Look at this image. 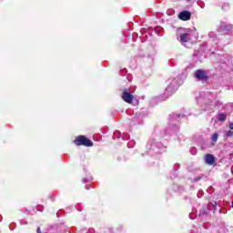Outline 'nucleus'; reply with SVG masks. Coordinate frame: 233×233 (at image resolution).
Instances as JSON below:
<instances>
[{"instance_id": "5", "label": "nucleus", "mask_w": 233, "mask_h": 233, "mask_svg": "<svg viewBox=\"0 0 233 233\" xmlns=\"http://www.w3.org/2000/svg\"><path fill=\"white\" fill-rule=\"evenodd\" d=\"M192 40V34L190 33H182L180 35V42L182 45H185V43H188V41Z\"/></svg>"}, {"instance_id": "11", "label": "nucleus", "mask_w": 233, "mask_h": 233, "mask_svg": "<svg viewBox=\"0 0 233 233\" xmlns=\"http://www.w3.org/2000/svg\"><path fill=\"white\" fill-rule=\"evenodd\" d=\"M225 136H226V137H233V131L232 130L227 131Z\"/></svg>"}, {"instance_id": "12", "label": "nucleus", "mask_w": 233, "mask_h": 233, "mask_svg": "<svg viewBox=\"0 0 233 233\" xmlns=\"http://www.w3.org/2000/svg\"><path fill=\"white\" fill-rule=\"evenodd\" d=\"M198 6H200V8H205V2L199 1L198 2Z\"/></svg>"}, {"instance_id": "15", "label": "nucleus", "mask_w": 233, "mask_h": 233, "mask_svg": "<svg viewBox=\"0 0 233 233\" xmlns=\"http://www.w3.org/2000/svg\"><path fill=\"white\" fill-rule=\"evenodd\" d=\"M36 232L41 233V228H37Z\"/></svg>"}, {"instance_id": "6", "label": "nucleus", "mask_w": 233, "mask_h": 233, "mask_svg": "<svg viewBox=\"0 0 233 233\" xmlns=\"http://www.w3.org/2000/svg\"><path fill=\"white\" fill-rule=\"evenodd\" d=\"M191 15H192V14H190V12L183 11V12L179 13L178 17L182 21H188V19H190Z\"/></svg>"}, {"instance_id": "7", "label": "nucleus", "mask_w": 233, "mask_h": 233, "mask_svg": "<svg viewBox=\"0 0 233 233\" xmlns=\"http://www.w3.org/2000/svg\"><path fill=\"white\" fill-rule=\"evenodd\" d=\"M216 161V158L211 154L206 155L205 157V162L207 165H214V162Z\"/></svg>"}, {"instance_id": "9", "label": "nucleus", "mask_w": 233, "mask_h": 233, "mask_svg": "<svg viewBox=\"0 0 233 233\" xmlns=\"http://www.w3.org/2000/svg\"><path fill=\"white\" fill-rule=\"evenodd\" d=\"M218 137H219V135H218V133H214L211 140L214 141V143H216V141H218Z\"/></svg>"}, {"instance_id": "4", "label": "nucleus", "mask_w": 233, "mask_h": 233, "mask_svg": "<svg viewBox=\"0 0 233 233\" xmlns=\"http://www.w3.org/2000/svg\"><path fill=\"white\" fill-rule=\"evenodd\" d=\"M123 101H125L126 103H132V101L134 100V96L132 94H130L128 91H124L122 93L121 96Z\"/></svg>"}, {"instance_id": "8", "label": "nucleus", "mask_w": 233, "mask_h": 233, "mask_svg": "<svg viewBox=\"0 0 233 233\" xmlns=\"http://www.w3.org/2000/svg\"><path fill=\"white\" fill-rule=\"evenodd\" d=\"M208 37H209L210 41H217L218 40V37L216 36V33H214V32H209Z\"/></svg>"}, {"instance_id": "14", "label": "nucleus", "mask_w": 233, "mask_h": 233, "mask_svg": "<svg viewBox=\"0 0 233 233\" xmlns=\"http://www.w3.org/2000/svg\"><path fill=\"white\" fill-rule=\"evenodd\" d=\"M229 128H230V130H233V123L229 124Z\"/></svg>"}, {"instance_id": "3", "label": "nucleus", "mask_w": 233, "mask_h": 233, "mask_svg": "<svg viewBox=\"0 0 233 233\" xmlns=\"http://www.w3.org/2000/svg\"><path fill=\"white\" fill-rule=\"evenodd\" d=\"M195 77L198 81H207L208 79V76H207V72L198 69L195 72Z\"/></svg>"}, {"instance_id": "13", "label": "nucleus", "mask_w": 233, "mask_h": 233, "mask_svg": "<svg viewBox=\"0 0 233 233\" xmlns=\"http://www.w3.org/2000/svg\"><path fill=\"white\" fill-rule=\"evenodd\" d=\"M197 153H198V149H196V147H192V148H191V154H192L193 156H196Z\"/></svg>"}, {"instance_id": "10", "label": "nucleus", "mask_w": 233, "mask_h": 233, "mask_svg": "<svg viewBox=\"0 0 233 233\" xmlns=\"http://www.w3.org/2000/svg\"><path fill=\"white\" fill-rule=\"evenodd\" d=\"M227 119V116L223 114L218 115V121H225Z\"/></svg>"}, {"instance_id": "2", "label": "nucleus", "mask_w": 233, "mask_h": 233, "mask_svg": "<svg viewBox=\"0 0 233 233\" xmlns=\"http://www.w3.org/2000/svg\"><path fill=\"white\" fill-rule=\"evenodd\" d=\"M75 144L77 147H94V144L92 143V141H90V139L86 138L85 136H79L76 137V139L75 140Z\"/></svg>"}, {"instance_id": "1", "label": "nucleus", "mask_w": 233, "mask_h": 233, "mask_svg": "<svg viewBox=\"0 0 233 233\" xmlns=\"http://www.w3.org/2000/svg\"><path fill=\"white\" fill-rule=\"evenodd\" d=\"M179 86V79L178 78H169L167 80V86L165 90L164 96H166V99H168L172 94L176 93Z\"/></svg>"}, {"instance_id": "17", "label": "nucleus", "mask_w": 233, "mask_h": 233, "mask_svg": "<svg viewBox=\"0 0 233 233\" xmlns=\"http://www.w3.org/2000/svg\"><path fill=\"white\" fill-rule=\"evenodd\" d=\"M177 117H181V115H177Z\"/></svg>"}, {"instance_id": "16", "label": "nucleus", "mask_w": 233, "mask_h": 233, "mask_svg": "<svg viewBox=\"0 0 233 233\" xmlns=\"http://www.w3.org/2000/svg\"><path fill=\"white\" fill-rule=\"evenodd\" d=\"M232 28V25H228V30H230Z\"/></svg>"}]
</instances>
